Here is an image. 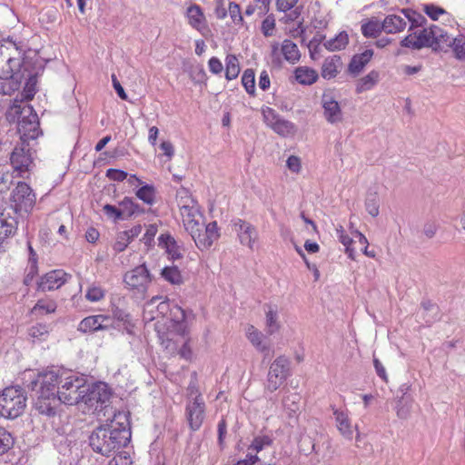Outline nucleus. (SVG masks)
<instances>
[{
	"mask_svg": "<svg viewBox=\"0 0 465 465\" xmlns=\"http://www.w3.org/2000/svg\"><path fill=\"white\" fill-rule=\"evenodd\" d=\"M131 440V430L125 413L118 412L104 424L96 427L89 436V446L102 456L110 457L125 447Z\"/></svg>",
	"mask_w": 465,
	"mask_h": 465,
	"instance_id": "obj_1",
	"label": "nucleus"
},
{
	"mask_svg": "<svg viewBox=\"0 0 465 465\" xmlns=\"http://www.w3.org/2000/svg\"><path fill=\"white\" fill-rule=\"evenodd\" d=\"M124 299L119 298L117 302L112 301L111 307H112V314L113 317L117 320L118 322H121L124 325V329L128 333H132V329L134 328V323L132 322V317L131 314L127 312V310L124 307Z\"/></svg>",
	"mask_w": 465,
	"mask_h": 465,
	"instance_id": "obj_21",
	"label": "nucleus"
},
{
	"mask_svg": "<svg viewBox=\"0 0 465 465\" xmlns=\"http://www.w3.org/2000/svg\"><path fill=\"white\" fill-rule=\"evenodd\" d=\"M379 198L376 193L370 194L365 201V208L370 215L376 217L379 215Z\"/></svg>",
	"mask_w": 465,
	"mask_h": 465,
	"instance_id": "obj_48",
	"label": "nucleus"
},
{
	"mask_svg": "<svg viewBox=\"0 0 465 465\" xmlns=\"http://www.w3.org/2000/svg\"><path fill=\"white\" fill-rule=\"evenodd\" d=\"M267 310L265 311L266 315V332L268 335H272L278 331L281 328V324L278 321V312L276 306L266 305Z\"/></svg>",
	"mask_w": 465,
	"mask_h": 465,
	"instance_id": "obj_31",
	"label": "nucleus"
},
{
	"mask_svg": "<svg viewBox=\"0 0 465 465\" xmlns=\"http://www.w3.org/2000/svg\"><path fill=\"white\" fill-rule=\"evenodd\" d=\"M30 64L14 41L8 40L0 45V79H12L15 83L31 80L34 74L29 70Z\"/></svg>",
	"mask_w": 465,
	"mask_h": 465,
	"instance_id": "obj_2",
	"label": "nucleus"
},
{
	"mask_svg": "<svg viewBox=\"0 0 465 465\" xmlns=\"http://www.w3.org/2000/svg\"><path fill=\"white\" fill-rule=\"evenodd\" d=\"M106 176L112 181L123 182L127 178L128 173L123 170L111 168L106 171Z\"/></svg>",
	"mask_w": 465,
	"mask_h": 465,
	"instance_id": "obj_60",
	"label": "nucleus"
},
{
	"mask_svg": "<svg viewBox=\"0 0 465 465\" xmlns=\"http://www.w3.org/2000/svg\"><path fill=\"white\" fill-rule=\"evenodd\" d=\"M337 236L339 241L345 246V252L348 257L351 260L355 259V251L351 248V244L352 243V239L345 233L343 228L341 226L340 229H337Z\"/></svg>",
	"mask_w": 465,
	"mask_h": 465,
	"instance_id": "obj_46",
	"label": "nucleus"
},
{
	"mask_svg": "<svg viewBox=\"0 0 465 465\" xmlns=\"http://www.w3.org/2000/svg\"><path fill=\"white\" fill-rule=\"evenodd\" d=\"M275 28V19L273 15H268L262 23V32L264 36H271L273 35V30Z\"/></svg>",
	"mask_w": 465,
	"mask_h": 465,
	"instance_id": "obj_54",
	"label": "nucleus"
},
{
	"mask_svg": "<svg viewBox=\"0 0 465 465\" xmlns=\"http://www.w3.org/2000/svg\"><path fill=\"white\" fill-rule=\"evenodd\" d=\"M162 277L171 284L180 285L183 283V276L177 266H165L161 272Z\"/></svg>",
	"mask_w": 465,
	"mask_h": 465,
	"instance_id": "obj_36",
	"label": "nucleus"
},
{
	"mask_svg": "<svg viewBox=\"0 0 465 465\" xmlns=\"http://www.w3.org/2000/svg\"><path fill=\"white\" fill-rule=\"evenodd\" d=\"M208 66L210 72H212L214 74H221L223 70V66L222 62L217 57H212L210 58L208 62Z\"/></svg>",
	"mask_w": 465,
	"mask_h": 465,
	"instance_id": "obj_62",
	"label": "nucleus"
},
{
	"mask_svg": "<svg viewBox=\"0 0 465 465\" xmlns=\"http://www.w3.org/2000/svg\"><path fill=\"white\" fill-rule=\"evenodd\" d=\"M105 296V291L98 285L92 284L87 288L85 298L91 302H96L103 300Z\"/></svg>",
	"mask_w": 465,
	"mask_h": 465,
	"instance_id": "obj_47",
	"label": "nucleus"
},
{
	"mask_svg": "<svg viewBox=\"0 0 465 465\" xmlns=\"http://www.w3.org/2000/svg\"><path fill=\"white\" fill-rule=\"evenodd\" d=\"M205 402L203 399H187L185 407V417L190 429L193 431L198 430L205 419Z\"/></svg>",
	"mask_w": 465,
	"mask_h": 465,
	"instance_id": "obj_13",
	"label": "nucleus"
},
{
	"mask_svg": "<svg viewBox=\"0 0 465 465\" xmlns=\"http://www.w3.org/2000/svg\"><path fill=\"white\" fill-rule=\"evenodd\" d=\"M157 233V226L155 224H150L146 229V232L143 237V241L146 245H150Z\"/></svg>",
	"mask_w": 465,
	"mask_h": 465,
	"instance_id": "obj_64",
	"label": "nucleus"
},
{
	"mask_svg": "<svg viewBox=\"0 0 465 465\" xmlns=\"http://www.w3.org/2000/svg\"><path fill=\"white\" fill-rule=\"evenodd\" d=\"M361 33L365 37H377L383 31L382 24L377 20H370L361 25Z\"/></svg>",
	"mask_w": 465,
	"mask_h": 465,
	"instance_id": "obj_41",
	"label": "nucleus"
},
{
	"mask_svg": "<svg viewBox=\"0 0 465 465\" xmlns=\"http://www.w3.org/2000/svg\"><path fill=\"white\" fill-rule=\"evenodd\" d=\"M401 45L404 47H409L411 49L419 50L422 48V44H418L415 38V35H407L401 43Z\"/></svg>",
	"mask_w": 465,
	"mask_h": 465,
	"instance_id": "obj_61",
	"label": "nucleus"
},
{
	"mask_svg": "<svg viewBox=\"0 0 465 465\" xmlns=\"http://www.w3.org/2000/svg\"><path fill=\"white\" fill-rule=\"evenodd\" d=\"M38 269H37V261L35 258H29L28 261V266L26 268V275L24 279V283L25 285L31 284L33 279L37 274Z\"/></svg>",
	"mask_w": 465,
	"mask_h": 465,
	"instance_id": "obj_51",
	"label": "nucleus"
},
{
	"mask_svg": "<svg viewBox=\"0 0 465 465\" xmlns=\"http://www.w3.org/2000/svg\"><path fill=\"white\" fill-rule=\"evenodd\" d=\"M459 60L465 59V35H460L452 39L450 46Z\"/></svg>",
	"mask_w": 465,
	"mask_h": 465,
	"instance_id": "obj_45",
	"label": "nucleus"
},
{
	"mask_svg": "<svg viewBox=\"0 0 465 465\" xmlns=\"http://www.w3.org/2000/svg\"><path fill=\"white\" fill-rule=\"evenodd\" d=\"M333 415L335 417L337 429L339 430L341 434L344 438L351 440L353 430L348 415L344 411L339 410H335L333 411Z\"/></svg>",
	"mask_w": 465,
	"mask_h": 465,
	"instance_id": "obj_26",
	"label": "nucleus"
},
{
	"mask_svg": "<svg viewBox=\"0 0 465 465\" xmlns=\"http://www.w3.org/2000/svg\"><path fill=\"white\" fill-rule=\"evenodd\" d=\"M65 372L56 371H49L44 373L38 374L36 380L31 381L32 390H35V387L40 384V389L37 393L45 395L57 396V389L60 386V380Z\"/></svg>",
	"mask_w": 465,
	"mask_h": 465,
	"instance_id": "obj_12",
	"label": "nucleus"
},
{
	"mask_svg": "<svg viewBox=\"0 0 465 465\" xmlns=\"http://www.w3.org/2000/svg\"><path fill=\"white\" fill-rule=\"evenodd\" d=\"M48 326L42 323H37L31 327L29 334L34 338L42 339L48 333Z\"/></svg>",
	"mask_w": 465,
	"mask_h": 465,
	"instance_id": "obj_56",
	"label": "nucleus"
},
{
	"mask_svg": "<svg viewBox=\"0 0 465 465\" xmlns=\"http://www.w3.org/2000/svg\"><path fill=\"white\" fill-rule=\"evenodd\" d=\"M242 84L249 94L255 93V74L252 69H246L242 76Z\"/></svg>",
	"mask_w": 465,
	"mask_h": 465,
	"instance_id": "obj_43",
	"label": "nucleus"
},
{
	"mask_svg": "<svg viewBox=\"0 0 465 465\" xmlns=\"http://www.w3.org/2000/svg\"><path fill=\"white\" fill-rule=\"evenodd\" d=\"M295 79L302 84H312L318 79V74L315 70L309 67L301 66L295 70Z\"/></svg>",
	"mask_w": 465,
	"mask_h": 465,
	"instance_id": "obj_33",
	"label": "nucleus"
},
{
	"mask_svg": "<svg viewBox=\"0 0 465 465\" xmlns=\"http://www.w3.org/2000/svg\"><path fill=\"white\" fill-rule=\"evenodd\" d=\"M272 443V440L269 436H258L253 439L252 444L249 447V450L259 452L265 447L271 446Z\"/></svg>",
	"mask_w": 465,
	"mask_h": 465,
	"instance_id": "obj_49",
	"label": "nucleus"
},
{
	"mask_svg": "<svg viewBox=\"0 0 465 465\" xmlns=\"http://www.w3.org/2000/svg\"><path fill=\"white\" fill-rule=\"evenodd\" d=\"M153 276L144 263L126 272L124 282L135 295L143 298L152 282Z\"/></svg>",
	"mask_w": 465,
	"mask_h": 465,
	"instance_id": "obj_7",
	"label": "nucleus"
},
{
	"mask_svg": "<svg viewBox=\"0 0 465 465\" xmlns=\"http://www.w3.org/2000/svg\"><path fill=\"white\" fill-rule=\"evenodd\" d=\"M246 336L250 342L258 350L263 353V361L270 360L272 356V351L270 345L263 341L264 335L254 326L250 325L246 331Z\"/></svg>",
	"mask_w": 465,
	"mask_h": 465,
	"instance_id": "obj_19",
	"label": "nucleus"
},
{
	"mask_svg": "<svg viewBox=\"0 0 465 465\" xmlns=\"http://www.w3.org/2000/svg\"><path fill=\"white\" fill-rule=\"evenodd\" d=\"M109 465H132V460L127 453L119 452L110 460Z\"/></svg>",
	"mask_w": 465,
	"mask_h": 465,
	"instance_id": "obj_59",
	"label": "nucleus"
},
{
	"mask_svg": "<svg viewBox=\"0 0 465 465\" xmlns=\"http://www.w3.org/2000/svg\"><path fill=\"white\" fill-rule=\"evenodd\" d=\"M193 231H195V233H190V235L199 249L207 250L213 245V242L207 238V235L204 233L202 224L199 228L195 227Z\"/></svg>",
	"mask_w": 465,
	"mask_h": 465,
	"instance_id": "obj_40",
	"label": "nucleus"
},
{
	"mask_svg": "<svg viewBox=\"0 0 465 465\" xmlns=\"http://www.w3.org/2000/svg\"><path fill=\"white\" fill-rule=\"evenodd\" d=\"M401 12L404 14L405 17L411 22V25L410 30L413 27L422 26L427 19L422 15L411 10V9H402Z\"/></svg>",
	"mask_w": 465,
	"mask_h": 465,
	"instance_id": "obj_44",
	"label": "nucleus"
},
{
	"mask_svg": "<svg viewBox=\"0 0 465 465\" xmlns=\"http://www.w3.org/2000/svg\"><path fill=\"white\" fill-rule=\"evenodd\" d=\"M204 233L207 235V238H209L213 243L219 238L220 234L218 232V226L216 222H211L203 230Z\"/></svg>",
	"mask_w": 465,
	"mask_h": 465,
	"instance_id": "obj_58",
	"label": "nucleus"
},
{
	"mask_svg": "<svg viewBox=\"0 0 465 465\" xmlns=\"http://www.w3.org/2000/svg\"><path fill=\"white\" fill-rule=\"evenodd\" d=\"M19 217H21L19 213L13 208L5 207L0 210V237L8 238L15 235Z\"/></svg>",
	"mask_w": 465,
	"mask_h": 465,
	"instance_id": "obj_14",
	"label": "nucleus"
},
{
	"mask_svg": "<svg viewBox=\"0 0 465 465\" xmlns=\"http://www.w3.org/2000/svg\"><path fill=\"white\" fill-rule=\"evenodd\" d=\"M411 408V399L409 396L401 395L397 399L395 411L397 417L405 420L409 417Z\"/></svg>",
	"mask_w": 465,
	"mask_h": 465,
	"instance_id": "obj_37",
	"label": "nucleus"
},
{
	"mask_svg": "<svg viewBox=\"0 0 465 465\" xmlns=\"http://www.w3.org/2000/svg\"><path fill=\"white\" fill-rule=\"evenodd\" d=\"M233 227L238 234L240 242L247 245L250 249H253V245L258 239L256 228L242 219H236L233 222Z\"/></svg>",
	"mask_w": 465,
	"mask_h": 465,
	"instance_id": "obj_16",
	"label": "nucleus"
},
{
	"mask_svg": "<svg viewBox=\"0 0 465 465\" xmlns=\"http://www.w3.org/2000/svg\"><path fill=\"white\" fill-rule=\"evenodd\" d=\"M414 35L418 44H422V47H433L432 25L429 28H423L422 30L415 32Z\"/></svg>",
	"mask_w": 465,
	"mask_h": 465,
	"instance_id": "obj_42",
	"label": "nucleus"
},
{
	"mask_svg": "<svg viewBox=\"0 0 465 465\" xmlns=\"http://www.w3.org/2000/svg\"><path fill=\"white\" fill-rule=\"evenodd\" d=\"M26 406V396L20 387H7L0 394V415L6 419L20 416Z\"/></svg>",
	"mask_w": 465,
	"mask_h": 465,
	"instance_id": "obj_5",
	"label": "nucleus"
},
{
	"mask_svg": "<svg viewBox=\"0 0 465 465\" xmlns=\"http://www.w3.org/2000/svg\"><path fill=\"white\" fill-rule=\"evenodd\" d=\"M119 206L121 212H123L124 220L144 212L143 209L130 197H124L119 203Z\"/></svg>",
	"mask_w": 465,
	"mask_h": 465,
	"instance_id": "obj_32",
	"label": "nucleus"
},
{
	"mask_svg": "<svg viewBox=\"0 0 465 465\" xmlns=\"http://www.w3.org/2000/svg\"><path fill=\"white\" fill-rule=\"evenodd\" d=\"M382 24V30L387 34H396L406 27L405 20L396 15H387Z\"/></svg>",
	"mask_w": 465,
	"mask_h": 465,
	"instance_id": "obj_28",
	"label": "nucleus"
},
{
	"mask_svg": "<svg viewBox=\"0 0 465 465\" xmlns=\"http://www.w3.org/2000/svg\"><path fill=\"white\" fill-rule=\"evenodd\" d=\"M380 77L379 72L372 70L367 75L361 78L356 85V92L358 94L371 90L378 83Z\"/></svg>",
	"mask_w": 465,
	"mask_h": 465,
	"instance_id": "obj_35",
	"label": "nucleus"
},
{
	"mask_svg": "<svg viewBox=\"0 0 465 465\" xmlns=\"http://www.w3.org/2000/svg\"><path fill=\"white\" fill-rule=\"evenodd\" d=\"M264 123L281 136L294 134L296 127L293 123L282 118L274 109L271 107L262 108Z\"/></svg>",
	"mask_w": 465,
	"mask_h": 465,
	"instance_id": "obj_11",
	"label": "nucleus"
},
{
	"mask_svg": "<svg viewBox=\"0 0 465 465\" xmlns=\"http://www.w3.org/2000/svg\"><path fill=\"white\" fill-rule=\"evenodd\" d=\"M71 276L62 270H54L43 277L37 282V290L40 292L53 291L64 285Z\"/></svg>",
	"mask_w": 465,
	"mask_h": 465,
	"instance_id": "obj_15",
	"label": "nucleus"
},
{
	"mask_svg": "<svg viewBox=\"0 0 465 465\" xmlns=\"http://www.w3.org/2000/svg\"><path fill=\"white\" fill-rule=\"evenodd\" d=\"M135 195L138 199L150 206L155 203V188L151 184H145L140 187L136 191Z\"/></svg>",
	"mask_w": 465,
	"mask_h": 465,
	"instance_id": "obj_39",
	"label": "nucleus"
},
{
	"mask_svg": "<svg viewBox=\"0 0 465 465\" xmlns=\"http://www.w3.org/2000/svg\"><path fill=\"white\" fill-rule=\"evenodd\" d=\"M372 55L373 51L371 49L354 54L348 65V71L353 75H358L371 61Z\"/></svg>",
	"mask_w": 465,
	"mask_h": 465,
	"instance_id": "obj_25",
	"label": "nucleus"
},
{
	"mask_svg": "<svg viewBox=\"0 0 465 465\" xmlns=\"http://www.w3.org/2000/svg\"><path fill=\"white\" fill-rule=\"evenodd\" d=\"M60 402L57 396L45 395L38 393L35 401V409L41 413L47 416L55 415V408Z\"/></svg>",
	"mask_w": 465,
	"mask_h": 465,
	"instance_id": "obj_23",
	"label": "nucleus"
},
{
	"mask_svg": "<svg viewBox=\"0 0 465 465\" xmlns=\"http://www.w3.org/2000/svg\"><path fill=\"white\" fill-rule=\"evenodd\" d=\"M341 57L339 55H332L324 60L322 67V76L324 79H331L338 74V68L341 66Z\"/></svg>",
	"mask_w": 465,
	"mask_h": 465,
	"instance_id": "obj_30",
	"label": "nucleus"
},
{
	"mask_svg": "<svg viewBox=\"0 0 465 465\" xmlns=\"http://www.w3.org/2000/svg\"><path fill=\"white\" fill-rule=\"evenodd\" d=\"M110 316L104 314L92 315L84 318L78 324L77 331L83 333L107 330Z\"/></svg>",
	"mask_w": 465,
	"mask_h": 465,
	"instance_id": "obj_17",
	"label": "nucleus"
},
{
	"mask_svg": "<svg viewBox=\"0 0 465 465\" xmlns=\"http://www.w3.org/2000/svg\"><path fill=\"white\" fill-rule=\"evenodd\" d=\"M290 375V361L285 356H279L271 364L267 375L266 389L275 391Z\"/></svg>",
	"mask_w": 465,
	"mask_h": 465,
	"instance_id": "obj_9",
	"label": "nucleus"
},
{
	"mask_svg": "<svg viewBox=\"0 0 465 465\" xmlns=\"http://www.w3.org/2000/svg\"><path fill=\"white\" fill-rule=\"evenodd\" d=\"M10 206L15 212L18 213L21 217L28 214L35 204L36 197L33 189L25 182L17 183L12 191L10 198Z\"/></svg>",
	"mask_w": 465,
	"mask_h": 465,
	"instance_id": "obj_6",
	"label": "nucleus"
},
{
	"mask_svg": "<svg viewBox=\"0 0 465 465\" xmlns=\"http://www.w3.org/2000/svg\"><path fill=\"white\" fill-rule=\"evenodd\" d=\"M103 211L108 218L114 220V222L124 220L123 212H121L120 207L117 208L112 204H105L103 207Z\"/></svg>",
	"mask_w": 465,
	"mask_h": 465,
	"instance_id": "obj_53",
	"label": "nucleus"
},
{
	"mask_svg": "<svg viewBox=\"0 0 465 465\" xmlns=\"http://www.w3.org/2000/svg\"><path fill=\"white\" fill-rule=\"evenodd\" d=\"M433 35H432V40H433V51H440L445 46L450 47V43L452 42V38L448 35L446 31H444L442 28L439 27L438 25H432Z\"/></svg>",
	"mask_w": 465,
	"mask_h": 465,
	"instance_id": "obj_27",
	"label": "nucleus"
},
{
	"mask_svg": "<svg viewBox=\"0 0 465 465\" xmlns=\"http://www.w3.org/2000/svg\"><path fill=\"white\" fill-rule=\"evenodd\" d=\"M56 310V303L54 301L45 302L44 300H39L36 304L33 307L32 312H36L37 311H43L45 313H53Z\"/></svg>",
	"mask_w": 465,
	"mask_h": 465,
	"instance_id": "obj_52",
	"label": "nucleus"
},
{
	"mask_svg": "<svg viewBox=\"0 0 465 465\" xmlns=\"http://www.w3.org/2000/svg\"><path fill=\"white\" fill-rule=\"evenodd\" d=\"M424 12L429 17L436 21L438 20L439 15L445 14L446 11L443 8L436 6L434 5H425Z\"/></svg>",
	"mask_w": 465,
	"mask_h": 465,
	"instance_id": "obj_57",
	"label": "nucleus"
},
{
	"mask_svg": "<svg viewBox=\"0 0 465 465\" xmlns=\"http://www.w3.org/2000/svg\"><path fill=\"white\" fill-rule=\"evenodd\" d=\"M225 77L231 81L235 79L240 73V65L234 54H228L225 59Z\"/></svg>",
	"mask_w": 465,
	"mask_h": 465,
	"instance_id": "obj_38",
	"label": "nucleus"
},
{
	"mask_svg": "<svg viewBox=\"0 0 465 465\" xmlns=\"http://www.w3.org/2000/svg\"><path fill=\"white\" fill-rule=\"evenodd\" d=\"M169 314L173 331L182 337L187 336L189 331L185 311L178 305H173Z\"/></svg>",
	"mask_w": 465,
	"mask_h": 465,
	"instance_id": "obj_20",
	"label": "nucleus"
},
{
	"mask_svg": "<svg viewBox=\"0 0 465 465\" xmlns=\"http://www.w3.org/2000/svg\"><path fill=\"white\" fill-rule=\"evenodd\" d=\"M229 14L234 24L238 25L243 21L240 5L234 2L229 4Z\"/></svg>",
	"mask_w": 465,
	"mask_h": 465,
	"instance_id": "obj_55",
	"label": "nucleus"
},
{
	"mask_svg": "<svg viewBox=\"0 0 465 465\" xmlns=\"http://www.w3.org/2000/svg\"><path fill=\"white\" fill-rule=\"evenodd\" d=\"M181 215L183 217V225L189 233H195L194 228H199L201 225L197 216H201L197 208L183 204L180 207Z\"/></svg>",
	"mask_w": 465,
	"mask_h": 465,
	"instance_id": "obj_22",
	"label": "nucleus"
},
{
	"mask_svg": "<svg viewBox=\"0 0 465 465\" xmlns=\"http://www.w3.org/2000/svg\"><path fill=\"white\" fill-rule=\"evenodd\" d=\"M323 115L326 121L331 124L341 122L342 112L339 103L331 94H323L322 97Z\"/></svg>",
	"mask_w": 465,
	"mask_h": 465,
	"instance_id": "obj_18",
	"label": "nucleus"
},
{
	"mask_svg": "<svg viewBox=\"0 0 465 465\" xmlns=\"http://www.w3.org/2000/svg\"><path fill=\"white\" fill-rule=\"evenodd\" d=\"M7 117L13 121H17V131L22 143L28 144L30 140H35L42 133L38 116L33 107L28 104H14Z\"/></svg>",
	"mask_w": 465,
	"mask_h": 465,
	"instance_id": "obj_3",
	"label": "nucleus"
},
{
	"mask_svg": "<svg viewBox=\"0 0 465 465\" xmlns=\"http://www.w3.org/2000/svg\"><path fill=\"white\" fill-rule=\"evenodd\" d=\"M349 44V36L346 32H341L335 37L324 42V47L331 52L344 49Z\"/></svg>",
	"mask_w": 465,
	"mask_h": 465,
	"instance_id": "obj_34",
	"label": "nucleus"
},
{
	"mask_svg": "<svg viewBox=\"0 0 465 465\" xmlns=\"http://www.w3.org/2000/svg\"><path fill=\"white\" fill-rule=\"evenodd\" d=\"M85 391L81 403H84L93 412L102 411L111 397L106 384L103 382L87 384Z\"/></svg>",
	"mask_w": 465,
	"mask_h": 465,
	"instance_id": "obj_8",
	"label": "nucleus"
},
{
	"mask_svg": "<svg viewBox=\"0 0 465 465\" xmlns=\"http://www.w3.org/2000/svg\"><path fill=\"white\" fill-rule=\"evenodd\" d=\"M87 390L86 379L75 374L63 375L60 386L57 389V397L60 402L66 405L81 403L84 391Z\"/></svg>",
	"mask_w": 465,
	"mask_h": 465,
	"instance_id": "obj_4",
	"label": "nucleus"
},
{
	"mask_svg": "<svg viewBox=\"0 0 465 465\" xmlns=\"http://www.w3.org/2000/svg\"><path fill=\"white\" fill-rule=\"evenodd\" d=\"M287 167L293 173H299L301 170V160L299 157L291 155L286 161Z\"/></svg>",
	"mask_w": 465,
	"mask_h": 465,
	"instance_id": "obj_63",
	"label": "nucleus"
},
{
	"mask_svg": "<svg viewBox=\"0 0 465 465\" xmlns=\"http://www.w3.org/2000/svg\"><path fill=\"white\" fill-rule=\"evenodd\" d=\"M10 162L18 176L28 178L34 165L29 144L21 143V145L15 146L11 153Z\"/></svg>",
	"mask_w": 465,
	"mask_h": 465,
	"instance_id": "obj_10",
	"label": "nucleus"
},
{
	"mask_svg": "<svg viewBox=\"0 0 465 465\" xmlns=\"http://www.w3.org/2000/svg\"><path fill=\"white\" fill-rule=\"evenodd\" d=\"M281 51L284 59L292 64H296L301 58V53L297 45L290 39L283 40Z\"/></svg>",
	"mask_w": 465,
	"mask_h": 465,
	"instance_id": "obj_29",
	"label": "nucleus"
},
{
	"mask_svg": "<svg viewBox=\"0 0 465 465\" xmlns=\"http://www.w3.org/2000/svg\"><path fill=\"white\" fill-rule=\"evenodd\" d=\"M13 444L11 434L0 427V455L5 453Z\"/></svg>",
	"mask_w": 465,
	"mask_h": 465,
	"instance_id": "obj_50",
	"label": "nucleus"
},
{
	"mask_svg": "<svg viewBox=\"0 0 465 465\" xmlns=\"http://www.w3.org/2000/svg\"><path fill=\"white\" fill-rule=\"evenodd\" d=\"M158 245L165 250L170 259L173 261L179 260L183 257L180 247L170 233H162L158 237Z\"/></svg>",
	"mask_w": 465,
	"mask_h": 465,
	"instance_id": "obj_24",
	"label": "nucleus"
}]
</instances>
